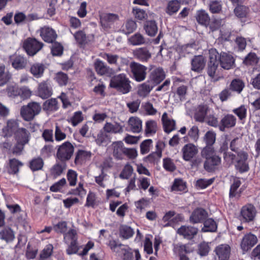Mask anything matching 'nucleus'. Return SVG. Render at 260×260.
Here are the masks:
<instances>
[{
	"label": "nucleus",
	"mask_w": 260,
	"mask_h": 260,
	"mask_svg": "<svg viewBox=\"0 0 260 260\" xmlns=\"http://www.w3.org/2000/svg\"><path fill=\"white\" fill-rule=\"evenodd\" d=\"M202 157L206 159L204 168L208 173H213L218 170L221 164V158L215 153L214 148L205 147L201 151Z\"/></svg>",
	"instance_id": "1"
},
{
	"label": "nucleus",
	"mask_w": 260,
	"mask_h": 260,
	"mask_svg": "<svg viewBox=\"0 0 260 260\" xmlns=\"http://www.w3.org/2000/svg\"><path fill=\"white\" fill-rule=\"evenodd\" d=\"M131 81L125 74L113 76L110 80V87L122 94H127L132 90Z\"/></svg>",
	"instance_id": "2"
},
{
	"label": "nucleus",
	"mask_w": 260,
	"mask_h": 260,
	"mask_svg": "<svg viewBox=\"0 0 260 260\" xmlns=\"http://www.w3.org/2000/svg\"><path fill=\"white\" fill-rule=\"evenodd\" d=\"M56 159L62 164L66 163L72 157L75 147L69 141H66L56 147Z\"/></svg>",
	"instance_id": "3"
},
{
	"label": "nucleus",
	"mask_w": 260,
	"mask_h": 260,
	"mask_svg": "<svg viewBox=\"0 0 260 260\" xmlns=\"http://www.w3.org/2000/svg\"><path fill=\"white\" fill-rule=\"evenodd\" d=\"M129 66L132 79L137 82H142L146 79L148 69L147 67L136 61H132Z\"/></svg>",
	"instance_id": "4"
},
{
	"label": "nucleus",
	"mask_w": 260,
	"mask_h": 260,
	"mask_svg": "<svg viewBox=\"0 0 260 260\" xmlns=\"http://www.w3.org/2000/svg\"><path fill=\"white\" fill-rule=\"evenodd\" d=\"M41 110L40 104L37 102L29 103L26 106H23L20 109V114L25 121H31L38 115Z\"/></svg>",
	"instance_id": "5"
},
{
	"label": "nucleus",
	"mask_w": 260,
	"mask_h": 260,
	"mask_svg": "<svg viewBox=\"0 0 260 260\" xmlns=\"http://www.w3.org/2000/svg\"><path fill=\"white\" fill-rule=\"evenodd\" d=\"M44 44L35 38H28L23 43V48L28 56H34L43 47Z\"/></svg>",
	"instance_id": "6"
},
{
	"label": "nucleus",
	"mask_w": 260,
	"mask_h": 260,
	"mask_svg": "<svg viewBox=\"0 0 260 260\" xmlns=\"http://www.w3.org/2000/svg\"><path fill=\"white\" fill-rule=\"evenodd\" d=\"M209 62L208 64L207 74L214 81H218L219 77L216 75V71L218 66L217 58L218 52L215 49L209 50Z\"/></svg>",
	"instance_id": "7"
},
{
	"label": "nucleus",
	"mask_w": 260,
	"mask_h": 260,
	"mask_svg": "<svg viewBox=\"0 0 260 260\" xmlns=\"http://www.w3.org/2000/svg\"><path fill=\"white\" fill-rule=\"evenodd\" d=\"M248 154L244 150H240L237 155L235 161V169L241 174L247 172L249 170V164L247 161Z\"/></svg>",
	"instance_id": "8"
},
{
	"label": "nucleus",
	"mask_w": 260,
	"mask_h": 260,
	"mask_svg": "<svg viewBox=\"0 0 260 260\" xmlns=\"http://www.w3.org/2000/svg\"><path fill=\"white\" fill-rule=\"evenodd\" d=\"M256 209L253 205L247 204L243 206L240 211V220L243 222L248 223L253 221L256 216Z\"/></svg>",
	"instance_id": "9"
},
{
	"label": "nucleus",
	"mask_w": 260,
	"mask_h": 260,
	"mask_svg": "<svg viewBox=\"0 0 260 260\" xmlns=\"http://www.w3.org/2000/svg\"><path fill=\"white\" fill-rule=\"evenodd\" d=\"M258 240L257 237L251 233L245 234L240 243V247L243 253H245L250 250L257 243Z\"/></svg>",
	"instance_id": "10"
},
{
	"label": "nucleus",
	"mask_w": 260,
	"mask_h": 260,
	"mask_svg": "<svg viewBox=\"0 0 260 260\" xmlns=\"http://www.w3.org/2000/svg\"><path fill=\"white\" fill-rule=\"evenodd\" d=\"M166 78V73L161 67H157L151 70L148 81L155 86L160 84Z\"/></svg>",
	"instance_id": "11"
},
{
	"label": "nucleus",
	"mask_w": 260,
	"mask_h": 260,
	"mask_svg": "<svg viewBox=\"0 0 260 260\" xmlns=\"http://www.w3.org/2000/svg\"><path fill=\"white\" fill-rule=\"evenodd\" d=\"M9 62L11 64L12 67L16 70H21L25 69L27 65L28 60L23 56L13 54L9 56Z\"/></svg>",
	"instance_id": "12"
},
{
	"label": "nucleus",
	"mask_w": 260,
	"mask_h": 260,
	"mask_svg": "<svg viewBox=\"0 0 260 260\" xmlns=\"http://www.w3.org/2000/svg\"><path fill=\"white\" fill-rule=\"evenodd\" d=\"M214 251L218 260H229L231 253V248L229 244H221L216 246Z\"/></svg>",
	"instance_id": "13"
},
{
	"label": "nucleus",
	"mask_w": 260,
	"mask_h": 260,
	"mask_svg": "<svg viewBox=\"0 0 260 260\" xmlns=\"http://www.w3.org/2000/svg\"><path fill=\"white\" fill-rule=\"evenodd\" d=\"M39 31L41 37L45 42L53 43L55 42L57 35L52 28L44 26L40 29Z\"/></svg>",
	"instance_id": "14"
},
{
	"label": "nucleus",
	"mask_w": 260,
	"mask_h": 260,
	"mask_svg": "<svg viewBox=\"0 0 260 260\" xmlns=\"http://www.w3.org/2000/svg\"><path fill=\"white\" fill-rule=\"evenodd\" d=\"M218 63L221 67L225 70H230L232 68L235 63V59L232 55L225 52L218 53L217 58Z\"/></svg>",
	"instance_id": "15"
},
{
	"label": "nucleus",
	"mask_w": 260,
	"mask_h": 260,
	"mask_svg": "<svg viewBox=\"0 0 260 260\" xmlns=\"http://www.w3.org/2000/svg\"><path fill=\"white\" fill-rule=\"evenodd\" d=\"M133 54L136 59L141 62H147L151 58V53L146 47L134 49Z\"/></svg>",
	"instance_id": "16"
},
{
	"label": "nucleus",
	"mask_w": 260,
	"mask_h": 260,
	"mask_svg": "<svg viewBox=\"0 0 260 260\" xmlns=\"http://www.w3.org/2000/svg\"><path fill=\"white\" fill-rule=\"evenodd\" d=\"M236 122L237 119L235 116L231 114H227L222 118L219 122V129L221 132H224L226 128L234 127Z\"/></svg>",
	"instance_id": "17"
},
{
	"label": "nucleus",
	"mask_w": 260,
	"mask_h": 260,
	"mask_svg": "<svg viewBox=\"0 0 260 260\" xmlns=\"http://www.w3.org/2000/svg\"><path fill=\"white\" fill-rule=\"evenodd\" d=\"M64 239L71 240V243L67 249V254L71 255L77 253L79 250V247L77 244V239L76 234L72 231H69L66 234Z\"/></svg>",
	"instance_id": "18"
},
{
	"label": "nucleus",
	"mask_w": 260,
	"mask_h": 260,
	"mask_svg": "<svg viewBox=\"0 0 260 260\" xmlns=\"http://www.w3.org/2000/svg\"><path fill=\"white\" fill-rule=\"evenodd\" d=\"M38 94L43 99H48L52 94V89L48 81H43L39 84Z\"/></svg>",
	"instance_id": "19"
},
{
	"label": "nucleus",
	"mask_w": 260,
	"mask_h": 260,
	"mask_svg": "<svg viewBox=\"0 0 260 260\" xmlns=\"http://www.w3.org/2000/svg\"><path fill=\"white\" fill-rule=\"evenodd\" d=\"M161 121L164 131L169 134L176 129V122L173 119L168 117V114L165 112L161 117Z\"/></svg>",
	"instance_id": "20"
},
{
	"label": "nucleus",
	"mask_w": 260,
	"mask_h": 260,
	"mask_svg": "<svg viewBox=\"0 0 260 260\" xmlns=\"http://www.w3.org/2000/svg\"><path fill=\"white\" fill-rule=\"evenodd\" d=\"M15 139L18 143L27 144L30 139V133L25 128H19L15 135Z\"/></svg>",
	"instance_id": "21"
},
{
	"label": "nucleus",
	"mask_w": 260,
	"mask_h": 260,
	"mask_svg": "<svg viewBox=\"0 0 260 260\" xmlns=\"http://www.w3.org/2000/svg\"><path fill=\"white\" fill-rule=\"evenodd\" d=\"M183 158L190 161L195 156V146L191 143L185 145L182 149Z\"/></svg>",
	"instance_id": "22"
},
{
	"label": "nucleus",
	"mask_w": 260,
	"mask_h": 260,
	"mask_svg": "<svg viewBox=\"0 0 260 260\" xmlns=\"http://www.w3.org/2000/svg\"><path fill=\"white\" fill-rule=\"evenodd\" d=\"M94 67L96 73L100 75H108L111 72V69L110 67L99 59L95 60Z\"/></svg>",
	"instance_id": "23"
},
{
	"label": "nucleus",
	"mask_w": 260,
	"mask_h": 260,
	"mask_svg": "<svg viewBox=\"0 0 260 260\" xmlns=\"http://www.w3.org/2000/svg\"><path fill=\"white\" fill-rule=\"evenodd\" d=\"M146 34L150 37H154L158 31V26L155 20L146 21L144 25Z\"/></svg>",
	"instance_id": "24"
},
{
	"label": "nucleus",
	"mask_w": 260,
	"mask_h": 260,
	"mask_svg": "<svg viewBox=\"0 0 260 260\" xmlns=\"http://www.w3.org/2000/svg\"><path fill=\"white\" fill-rule=\"evenodd\" d=\"M154 87V85L147 80L138 86V94L140 96L146 97Z\"/></svg>",
	"instance_id": "25"
},
{
	"label": "nucleus",
	"mask_w": 260,
	"mask_h": 260,
	"mask_svg": "<svg viewBox=\"0 0 260 260\" xmlns=\"http://www.w3.org/2000/svg\"><path fill=\"white\" fill-rule=\"evenodd\" d=\"M177 233L187 239H192L195 235V228L191 226H181L177 230Z\"/></svg>",
	"instance_id": "26"
},
{
	"label": "nucleus",
	"mask_w": 260,
	"mask_h": 260,
	"mask_svg": "<svg viewBox=\"0 0 260 260\" xmlns=\"http://www.w3.org/2000/svg\"><path fill=\"white\" fill-rule=\"evenodd\" d=\"M45 69V65L42 63H35L30 68V72L36 78L41 77L44 74Z\"/></svg>",
	"instance_id": "27"
},
{
	"label": "nucleus",
	"mask_w": 260,
	"mask_h": 260,
	"mask_svg": "<svg viewBox=\"0 0 260 260\" xmlns=\"http://www.w3.org/2000/svg\"><path fill=\"white\" fill-rule=\"evenodd\" d=\"M91 156L90 151L83 150H78L76 153L74 163L77 165L81 164L83 161L89 159Z\"/></svg>",
	"instance_id": "28"
},
{
	"label": "nucleus",
	"mask_w": 260,
	"mask_h": 260,
	"mask_svg": "<svg viewBox=\"0 0 260 260\" xmlns=\"http://www.w3.org/2000/svg\"><path fill=\"white\" fill-rule=\"evenodd\" d=\"M23 163L16 158L9 159L8 172L10 174H16L19 171V168L23 166Z\"/></svg>",
	"instance_id": "29"
},
{
	"label": "nucleus",
	"mask_w": 260,
	"mask_h": 260,
	"mask_svg": "<svg viewBox=\"0 0 260 260\" xmlns=\"http://www.w3.org/2000/svg\"><path fill=\"white\" fill-rule=\"evenodd\" d=\"M113 147V156L117 159H122L124 147L121 141L115 142L112 144Z\"/></svg>",
	"instance_id": "30"
},
{
	"label": "nucleus",
	"mask_w": 260,
	"mask_h": 260,
	"mask_svg": "<svg viewBox=\"0 0 260 260\" xmlns=\"http://www.w3.org/2000/svg\"><path fill=\"white\" fill-rule=\"evenodd\" d=\"M105 132L109 133H121L123 132V127L118 123L114 124L110 122H106L104 126Z\"/></svg>",
	"instance_id": "31"
},
{
	"label": "nucleus",
	"mask_w": 260,
	"mask_h": 260,
	"mask_svg": "<svg viewBox=\"0 0 260 260\" xmlns=\"http://www.w3.org/2000/svg\"><path fill=\"white\" fill-rule=\"evenodd\" d=\"M136 21L132 19H128L121 27V31L125 35H128L134 32L137 28Z\"/></svg>",
	"instance_id": "32"
},
{
	"label": "nucleus",
	"mask_w": 260,
	"mask_h": 260,
	"mask_svg": "<svg viewBox=\"0 0 260 260\" xmlns=\"http://www.w3.org/2000/svg\"><path fill=\"white\" fill-rule=\"evenodd\" d=\"M204 226L202 229L203 232H215L217 229L216 221L212 218H207L203 222Z\"/></svg>",
	"instance_id": "33"
},
{
	"label": "nucleus",
	"mask_w": 260,
	"mask_h": 260,
	"mask_svg": "<svg viewBox=\"0 0 260 260\" xmlns=\"http://www.w3.org/2000/svg\"><path fill=\"white\" fill-rule=\"evenodd\" d=\"M128 124L133 133H138L142 129V121L138 117H131L128 120Z\"/></svg>",
	"instance_id": "34"
},
{
	"label": "nucleus",
	"mask_w": 260,
	"mask_h": 260,
	"mask_svg": "<svg viewBox=\"0 0 260 260\" xmlns=\"http://www.w3.org/2000/svg\"><path fill=\"white\" fill-rule=\"evenodd\" d=\"M128 43L133 46H139L146 43L145 37L140 33L137 32L128 39Z\"/></svg>",
	"instance_id": "35"
},
{
	"label": "nucleus",
	"mask_w": 260,
	"mask_h": 260,
	"mask_svg": "<svg viewBox=\"0 0 260 260\" xmlns=\"http://www.w3.org/2000/svg\"><path fill=\"white\" fill-rule=\"evenodd\" d=\"M180 8V3L178 0H172L168 2L166 12L169 15L176 13Z\"/></svg>",
	"instance_id": "36"
},
{
	"label": "nucleus",
	"mask_w": 260,
	"mask_h": 260,
	"mask_svg": "<svg viewBox=\"0 0 260 260\" xmlns=\"http://www.w3.org/2000/svg\"><path fill=\"white\" fill-rule=\"evenodd\" d=\"M119 231L120 237L123 239H128L133 237L134 234V230L126 225H121Z\"/></svg>",
	"instance_id": "37"
},
{
	"label": "nucleus",
	"mask_w": 260,
	"mask_h": 260,
	"mask_svg": "<svg viewBox=\"0 0 260 260\" xmlns=\"http://www.w3.org/2000/svg\"><path fill=\"white\" fill-rule=\"evenodd\" d=\"M44 164L43 159L41 157H37L29 161V167L32 171H37L43 169Z\"/></svg>",
	"instance_id": "38"
},
{
	"label": "nucleus",
	"mask_w": 260,
	"mask_h": 260,
	"mask_svg": "<svg viewBox=\"0 0 260 260\" xmlns=\"http://www.w3.org/2000/svg\"><path fill=\"white\" fill-rule=\"evenodd\" d=\"M209 107L207 105H201L198 107V111L196 112V121L204 122L206 117Z\"/></svg>",
	"instance_id": "39"
},
{
	"label": "nucleus",
	"mask_w": 260,
	"mask_h": 260,
	"mask_svg": "<svg viewBox=\"0 0 260 260\" xmlns=\"http://www.w3.org/2000/svg\"><path fill=\"white\" fill-rule=\"evenodd\" d=\"M245 86L243 81L240 79H234L230 85L229 89L237 92L238 93L241 92Z\"/></svg>",
	"instance_id": "40"
},
{
	"label": "nucleus",
	"mask_w": 260,
	"mask_h": 260,
	"mask_svg": "<svg viewBox=\"0 0 260 260\" xmlns=\"http://www.w3.org/2000/svg\"><path fill=\"white\" fill-rule=\"evenodd\" d=\"M18 123L14 120H9L7 122V126L4 129L6 132L5 134L7 136H11L13 134L15 135L16 131L19 129Z\"/></svg>",
	"instance_id": "41"
},
{
	"label": "nucleus",
	"mask_w": 260,
	"mask_h": 260,
	"mask_svg": "<svg viewBox=\"0 0 260 260\" xmlns=\"http://www.w3.org/2000/svg\"><path fill=\"white\" fill-rule=\"evenodd\" d=\"M145 134L147 136L155 134L157 131V125L156 121L149 120L146 122Z\"/></svg>",
	"instance_id": "42"
},
{
	"label": "nucleus",
	"mask_w": 260,
	"mask_h": 260,
	"mask_svg": "<svg viewBox=\"0 0 260 260\" xmlns=\"http://www.w3.org/2000/svg\"><path fill=\"white\" fill-rule=\"evenodd\" d=\"M203 140L206 144L205 147L214 148L213 145L216 140V134L212 131H208L205 135Z\"/></svg>",
	"instance_id": "43"
},
{
	"label": "nucleus",
	"mask_w": 260,
	"mask_h": 260,
	"mask_svg": "<svg viewBox=\"0 0 260 260\" xmlns=\"http://www.w3.org/2000/svg\"><path fill=\"white\" fill-rule=\"evenodd\" d=\"M11 78V74L9 71H6L5 66H0V86L6 84Z\"/></svg>",
	"instance_id": "44"
},
{
	"label": "nucleus",
	"mask_w": 260,
	"mask_h": 260,
	"mask_svg": "<svg viewBox=\"0 0 260 260\" xmlns=\"http://www.w3.org/2000/svg\"><path fill=\"white\" fill-rule=\"evenodd\" d=\"M14 238V232L11 228H5L0 232V239L6 241L7 242L13 241Z\"/></svg>",
	"instance_id": "45"
},
{
	"label": "nucleus",
	"mask_w": 260,
	"mask_h": 260,
	"mask_svg": "<svg viewBox=\"0 0 260 260\" xmlns=\"http://www.w3.org/2000/svg\"><path fill=\"white\" fill-rule=\"evenodd\" d=\"M12 91L14 92L13 93L14 96L19 95L23 99L29 98L31 94V92L30 89L28 87L25 86L20 88L19 89L17 88L14 89L13 88Z\"/></svg>",
	"instance_id": "46"
},
{
	"label": "nucleus",
	"mask_w": 260,
	"mask_h": 260,
	"mask_svg": "<svg viewBox=\"0 0 260 260\" xmlns=\"http://www.w3.org/2000/svg\"><path fill=\"white\" fill-rule=\"evenodd\" d=\"M232 111L238 116L239 120L245 121L247 113V109L245 105H242L238 108L234 109Z\"/></svg>",
	"instance_id": "47"
},
{
	"label": "nucleus",
	"mask_w": 260,
	"mask_h": 260,
	"mask_svg": "<svg viewBox=\"0 0 260 260\" xmlns=\"http://www.w3.org/2000/svg\"><path fill=\"white\" fill-rule=\"evenodd\" d=\"M66 163L62 164L61 162L56 163L51 169V175L55 177L59 176L66 169Z\"/></svg>",
	"instance_id": "48"
},
{
	"label": "nucleus",
	"mask_w": 260,
	"mask_h": 260,
	"mask_svg": "<svg viewBox=\"0 0 260 260\" xmlns=\"http://www.w3.org/2000/svg\"><path fill=\"white\" fill-rule=\"evenodd\" d=\"M57 101L55 99L47 100L43 104V110L45 111H54L57 110Z\"/></svg>",
	"instance_id": "49"
},
{
	"label": "nucleus",
	"mask_w": 260,
	"mask_h": 260,
	"mask_svg": "<svg viewBox=\"0 0 260 260\" xmlns=\"http://www.w3.org/2000/svg\"><path fill=\"white\" fill-rule=\"evenodd\" d=\"M196 20L200 24L206 26L209 24L210 17L205 11H199Z\"/></svg>",
	"instance_id": "50"
},
{
	"label": "nucleus",
	"mask_w": 260,
	"mask_h": 260,
	"mask_svg": "<svg viewBox=\"0 0 260 260\" xmlns=\"http://www.w3.org/2000/svg\"><path fill=\"white\" fill-rule=\"evenodd\" d=\"M259 61V58L257 57L255 53H249L245 58L243 60V63L246 66H255Z\"/></svg>",
	"instance_id": "51"
},
{
	"label": "nucleus",
	"mask_w": 260,
	"mask_h": 260,
	"mask_svg": "<svg viewBox=\"0 0 260 260\" xmlns=\"http://www.w3.org/2000/svg\"><path fill=\"white\" fill-rule=\"evenodd\" d=\"M95 141L99 146H106L110 142L108 136L103 132H101L97 135Z\"/></svg>",
	"instance_id": "52"
},
{
	"label": "nucleus",
	"mask_w": 260,
	"mask_h": 260,
	"mask_svg": "<svg viewBox=\"0 0 260 260\" xmlns=\"http://www.w3.org/2000/svg\"><path fill=\"white\" fill-rule=\"evenodd\" d=\"M55 79L60 86H65L68 83L69 77L67 74L59 72L56 73Z\"/></svg>",
	"instance_id": "53"
},
{
	"label": "nucleus",
	"mask_w": 260,
	"mask_h": 260,
	"mask_svg": "<svg viewBox=\"0 0 260 260\" xmlns=\"http://www.w3.org/2000/svg\"><path fill=\"white\" fill-rule=\"evenodd\" d=\"M208 212L204 209L196 208V223H203L208 218Z\"/></svg>",
	"instance_id": "54"
},
{
	"label": "nucleus",
	"mask_w": 260,
	"mask_h": 260,
	"mask_svg": "<svg viewBox=\"0 0 260 260\" xmlns=\"http://www.w3.org/2000/svg\"><path fill=\"white\" fill-rule=\"evenodd\" d=\"M214 181V177L209 179H199L196 181V187H198L201 189H205L212 184Z\"/></svg>",
	"instance_id": "55"
},
{
	"label": "nucleus",
	"mask_w": 260,
	"mask_h": 260,
	"mask_svg": "<svg viewBox=\"0 0 260 260\" xmlns=\"http://www.w3.org/2000/svg\"><path fill=\"white\" fill-rule=\"evenodd\" d=\"M248 8L243 5H238L234 9L236 16L240 18H245L248 13Z\"/></svg>",
	"instance_id": "56"
},
{
	"label": "nucleus",
	"mask_w": 260,
	"mask_h": 260,
	"mask_svg": "<svg viewBox=\"0 0 260 260\" xmlns=\"http://www.w3.org/2000/svg\"><path fill=\"white\" fill-rule=\"evenodd\" d=\"M132 12L135 18L139 20H144L147 17V14L143 9L134 7L133 8Z\"/></svg>",
	"instance_id": "57"
},
{
	"label": "nucleus",
	"mask_w": 260,
	"mask_h": 260,
	"mask_svg": "<svg viewBox=\"0 0 260 260\" xmlns=\"http://www.w3.org/2000/svg\"><path fill=\"white\" fill-rule=\"evenodd\" d=\"M204 121L209 125L214 127H218L219 126V122L216 116L213 114L207 115Z\"/></svg>",
	"instance_id": "58"
},
{
	"label": "nucleus",
	"mask_w": 260,
	"mask_h": 260,
	"mask_svg": "<svg viewBox=\"0 0 260 260\" xmlns=\"http://www.w3.org/2000/svg\"><path fill=\"white\" fill-rule=\"evenodd\" d=\"M186 188L185 183L181 179H175L173 185L172 190L173 191H184Z\"/></svg>",
	"instance_id": "59"
},
{
	"label": "nucleus",
	"mask_w": 260,
	"mask_h": 260,
	"mask_svg": "<svg viewBox=\"0 0 260 260\" xmlns=\"http://www.w3.org/2000/svg\"><path fill=\"white\" fill-rule=\"evenodd\" d=\"M108 245L110 247L111 250L115 252H120L121 248H123L124 245L119 243L118 241L115 240H110L109 241Z\"/></svg>",
	"instance_id": "60"
},
{
	"label": "nucleus",
	"mask_w": 260,
	"mask_h": 260,
	"mask_svg": "<svg viewBox=\"0 0 260 260\" xmlns=\"http://www.w3.org/2000/svg\"><path fill=\"white\" fill-rule=\"evenodd\" d=\"M133 172V167L129 165H126L120 174L119 177L123 179H127L132 175Z\"/></svg>",
	"instance_id": "61"
},
{
	"label": "nucleus",
	"mask_w": 260,
	"mask_h": 260,
	"mask_svg": "<svg viewBox=\"0 0 260 260\" xmlns=\"http://www.w3.org/2000/svg\"><path fill=\"white\" fill-rule=\"evenodd\" d=\"M163 167L166 171L170 172H173L176 169L173 160L170 158L163 159Z\"/></svg>",
	"instance_id": "62"
},
{
	"label": "nucleus",
	"mask_w": 260,
	"mask_h": 260,
	"mask_svg": "<svg viewBox=\"0 0 260 260\" xmlns=\"http://www.w3.org/2000/svg\"><path fill=\"white\" fill-rule=\"evenodd\" d=\"M210 249V248L208 243L203 242L199 244L198 253L201 256H206L208 255Z\"/></svg>",
	"instance_id": "63"
},
{
	"label": "nucleus",
	"mask_w": 260,
	"mask_h": 260,
	"mask_svg": "<svg viewBox=\"0 0 260 260\" xmlns=\"http://www.w3.org/2000/svg\"><path fill=\"white\" fill-rule=\"evenodd\" d=\"M120 252L123 260H133L134 255L131 248H121Z\"/></svg>",
	"instance_id": "64"
}]
</instances>
